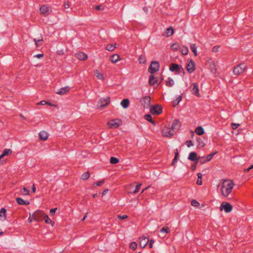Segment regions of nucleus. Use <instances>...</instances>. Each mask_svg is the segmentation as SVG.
Returning <instances> with one entry per match:
<instances>
[{
	"mask_svg": "<svg viewBox=\"0 0 253 253\" xmlns=\"http://www.w3.org/2000/svg\"><path fill=\"white\" fill-rule=\"evenodd\" d=\"M246 67L247 66L245 64L241 63L234 67L233 72L235 75H238L243 73Z\"/></svg>",
	"mask_w": 253,
	"mask_h": 253,
	"instance_id": "nucleus-4",
	"label": "nucleus"
},
{
	"mask_svg": "<svg viewBox=\"0 0 253 253\" xmlns=\"http://www.w3.org/2000/svg\"><path fill=\"white\" fill-rule=\"evenodd\" d=\"M129 104V100L128 99L125 98L122 100L121 102V105H122V107L124 109L127 108Z\"/></svg>",
	"mask_w": 253,
	"mask_h": 253,
	"instance_id": "nucleus-23",
	"label": "nucleus"
},
{
	"mask_svg": "<svg viewBox=\"0 0 253 253\" xmlns=\"http://www.w3.org/2000/svg\"><path fill=\"white\" fill-rule=\"evenodd\" d=\"M141 186V184H137L135 188V189L133 191L131 192V193L132 194H135L138 192L140 189V188Z\"/></svg>",
	"mask_w": 253,
	"mask_h": 253,
	"instance_id": "nucleus-46",
	"label": "nucleus"
},
{
	"mask_svg": "<svg viewBox=\"0 0 253 253\" xmlns=\"http://www.w3.org/2000/svg\"><path fill=\"white\" fill-rule=\"evenodd\" d=\"M39 139L41 140H46L48 136L47 133L45 131H41L39 134Z\"/></svg>",
	"mask_w": 253,
	"mask_h": 253,
	"instance_id": "nucleus-20",
	"label": "nucleus"
},
{
	"mask_svg": "<svg viewBox=\"0 0 253 253\" xmlns=\"http://www.w3.org/2000/svg\"><path fill=\"white\" fill-rule=\"evenodd\" d=\"M219 46H214L212 49V51L214 52H216L218 51Z\"/></svg>",
	"mask_w": 253,
	"mask_h": 253,
	"instance_id": "nucleus-60",
	"label": "nucleus"
},
{
	"mask_svg": "<svg viewBox=\"0 0 253 253\" xmlns=\"http://www.w3.org/2000/svg\"><path fill=\"white\" fill-rule=\"evenodd\" d=\"M170 48L173 51H177L179 48V45L178 43L175 42L171 45Z\"/></svg>",
	"mask_w": 253,
	"mask_h": 253,
	"instance_id": "nucleus-37",
	"label": "nucleus"
},
{
	"mask_svg": "<svg viewBox=\"0 0 253 253\" xmlns=\"http://www.w3.org/2000/svg\"><path fill=\"white\" fill-rule=\"evenodd\" d=\"M195 132L199 135H203L205 133L204 128L200 126L196 128Z\"/></svg>",
	"mask_w": 253,
	"mask_h": 253,
	"instance_id": "nucleus-28",
	"label": "nucleus"
},
{
	"mask_svg": "<svg viewBox=\"0 0 253 253\" xmlns=\"http://www.w3.org/2000/svg\"><path fill=\"white\" fill-rule=\"evenodd\" d=\"M231 126H232V128L233 129H236L239 127V126H240V124L232 123Z\"/></svg>",
	"mask_w": 253,
	"mask_h": 253,
	"instance_id": "nucleus-49",
	"label": "nucleus"
},
{
	"mask_svg": "<svg viewBox=\"0 0 253 253\" xmlns=\"http://www.w3.org/2000/svg\"><path fill=\"white\" fill-rule=\"evenodd\" d=\"M116 44L115 45H113V44H108L107 45L106 47V49L108 50V51H113L115 48L116 47V46H115Z\"/></svg>",
	"mask_w": 253,
	"mask_h": 253,
	"instance_id": "nucleus-39",
	"label": "nucleus"
},
{
	"mask_svg": "<svg viewBox=\"0 0 253 253\" xmlns=\"http://www.w3.org/2000/svg\"><path fill=\"white\" fill-rule=\"evenodd\" d=\"M232 205L226 202H223L220 206V210H224L227 213L230 212L232 211Z\"/></svg>",
	"mask_w": 253,
	"mask_h": 253,
	"instance_id": "nucleus-5",
	"label": "nucleus"
},
{
	"mask_svg": "<svg viewBox=\"0 0 253 253\" xmlns=\"http://www.w3.org/2000/svg\"><path fill=\"white\" fill-rule=\"evenodd\" d=\"M179 121L177 119L174 120L172 123V125H171V129L173 130L175 129H177L178 127V126H179Z\"/></svg>",
	"mask_w": 253,
	"mask_h": 253,
	"instance_id": "nucleus-26",
	"label": "nucleus"
},
{
	"mask_svg": "<svg viewBox=\"0 0 253 253\" xmlns=\"http://www.w3.org/2000/svg\"><path fill=\"white\" fill-rule=\"evenodd\" d=\"M94 73L98 79L103 80L104 79L103 74L100 73L98 70H95Z\"/></svg>",
	"mask_w": 253,
	"mask_h": 253,
	"instance_id": "nucleus-34",
	"label": "nucleus"
},
{
	"mask_svg": "<svg viewBox=\"0 0 253 253\" xmlns=\"http://www.w3.org/2000/svg\"><path fill=\"white\" fill-rule=\"evenodd\" d=\"M57 209V208L51 209L50 210V215H54V214H55Z\"/></svg>",
	"mask_w": 253,
	"mask_h": 253,
	"instance_id": "nucleus-56",
	"label": "nucleus"
},
{
	"mask_svg": "<svg viewBox=\"0 0 253 253\" xmlns=\"http://www.w3.org/2000/svg\"><path fill=\"white\" fill-rule=\"evenodd\" d=\"M158 82L157 80H155L154 76L151 74L149 77V84L152 85H154L155 83H157Z\"/></svg>",
	"mask_w": 253,
	"mask_h": 253,
	"instance_id": "nucleus-33",
	"label": "nucleus"
},
{
	"mask_svg": "<svg viewBox=\"0 0 253 253\" xmlns=\"http://www.w3.org/2000/svg\"><path fill=\"white\" fill-rule=\"evenodd\" d=\"M95 9L96 10H99L103 9V8L102 7V5H97V6L95 7Z\"/></svg>",
	"mask_w": 253,
	"mask_h": 253,
	"instance_id": "nucleus-61",
	"label": "nucleus"
},
{
	"mask_svg": "<svg viewBox=\"0 0 253 253\" xmlns=\"http://www.w3.org/2000/svg\"><path fill=\"white\" fill-rule=\"evenodd\" d=\"M188 159L191 161H196L200 160V157H198L197 154L196 152H191L188 156Z\"/></svg>",
	"mask_w": 253,
	"mask_h": 253,
	"instance_id": "nucleus-15",
	"label": "nucleus"
},
{
	"mask_svg": "<svg viewBox=\"0 0 253 253\" xmlns=\"http://www.w3.org/2000/svg\"><path fill=\"white\" fill-rule=\"evenodd\" d=\"M138 61H139V63L144 64L146 62V59H145V56H144L143 55H141L138 59Z\"/></svg>",
	"mask_w": 253,
	"mask_h": 253,
	"instance_id": "nucleus-45",
	"label": "nucleus"
},
{
	"mask_svg": "<svg viewBox=\"0 0 253 253\" xmlns=\"http://www.w3.org/2000/svg\"><path fill=\"white\" fill-rule=\"evenodd\" d=\"M40 12L42 14L44 15V16H47L49 15V7L46 5H43L40 8Z\"/></svg>",
	"mask_w": 253,
	"mask_h": 253,
	"instance_id": "nucleus-16",
	"label": "nucleus"
},
{
	"mask_svg": "<svg viewBox=\"0 0 253 253\" xmlns=\"http://www.w3.org/2000/svg\"><path fill=\"white\" fill-rule=\"evenodd\" d=\"M174 33V29L172 27L167 28L166 31L162 34V36L166 37H169L172 35Z\"/></svg>",
	"mask_w": 253,
	"mask_h": 253,
	"instance_id": "nucleus-13",
	"label": "nucleus"
},
{
	"mask_svg": "<svg viewBox=\"0 0 253 253\" xmlns=\"http://www.w3.org/2000/svg\"><path fill=\"white\" fill-rule=\"evenodd\" d=\"M178 149H176L174 150V158L172 160V162L171 163V165H172V166L174 165V164L177 162V159H178Z\"/></svg>",
	"mask_w": 253,
	"mask_h": 253,
	"instance_id": "nucleus-30",
	"label": "nucleus"
},
{
	"mask_svg": "<svg viewBox=\"0 0 253 253\" xmlns=\"http://www.w3.org/2000/svg\"><path fill=\"white\" fill-rule=\"evenodd\" d=\"M121 124V121L119 119H114L107 123V125L109 128H116L118 127Z\"/></svg>",
	"mask_w": 253,
	"mask_h": 253,
	"instance_id": "nucleus-6",
	"label": "nucleus"
},
{
	"mask_svg": "<svg viewBox=\"0 0 253 253\" xmlns=\"http://www.w3.org/2000/svg\"><path fill=\"white\" fill-rule=\"evenodd\" d=\"M120 56L119 55L115 54L111 56V60L113 63H116L120 60Z\"/></svg>",
	"mask_w": 253,
	"mask_h": 253,
	"instance_id": "nucleus-29",
	"label": "nucleus"
},
{
	"mask_svg": "<svg viewBox=\"0 0 253 253\" xmlns=\"http://www.w3.org/2000/svg\"><path fill=\"white\" fill-rule=\"evenodd\" d=\"M191 204L192 206H194L195 207H198L200 205L198 201H197L196 200H192Z\"/></svg>",
	"mask_w": 253,
	"mask_h": 253,
	"instance_id": "nucleus-47",
	"label": "nucleus"
},
{
	"mask_svg": "<svg viewBox=\"0 0 253 253\" xmlns=\"http://www.w3.org/2000/svg\"><path fill=\"white\" fill-rule=\"evenodd\" d=\"M234 185V183L232 180L229 179L224 180L221 188L222 195L227 197L231 193Z\"/></svg>",
	"mask_w": 253,
	"mask_h": 253,
	"instance_id": "nucleus-1",
	"label": "nucleus"
},
{
	"mask_svg": "<svg viewBox=\"0 0 253 253\" xmlns=\"http://www.w3.org/2000/svg\"><path fill=\"white\" fill-rule=\"evenodd\" d=\"M199 161H194V163L191 166V169L195 170Z\"/></svg>",
	"mask_w": 253,
	"mask_h": 253,
	"instance_id": "nucleus-53",
	"label": "nucleus"
},
{
	"mask_svg": "<svg viewBox=\"0 0 253 253\" xmlns=\"http://www.w3.org/2000/svg\"><path fill=\"white\" fill-rule=\"evenodd\" d=\"M64 7L65 8H68L70 7V4L68 1L64 2Z\"/></svg>",
	"mask_w": 253,
	"mask_h": 253,
	"instance_id": "nucleus-62",
	"label": "nucleus"
},
{
	"mask_svg": "<svg viewBox=\"0 0 253 253\" xmlns=\"http://www.w3.org/2000/svg\"><path fill=\"white\" fill-rule=\"evenodd\" d=\"M70 89V87L66 86L64 87L61 88L58 91H56V93L59 95H63L66 92L69 91Z\"/></svg>",
	"mask_w": 253,
	"mask_h": 253,
	"instance_id": "nucleus-18",
	"label": "nucleus"
},
{
	"mask_svg": "<svg viewBox=\"0 0 253 253\" xmlns=\"http://www.w3.org/2000/svg\"><path fill=\"white\" fill-rule=\"evenodd\" d=\"M181 99H182V96L181 95L178 96V97L175 100H174L172 101V106L175 107L176 105H177L178 104V103H179V102L181 100Z\"/></svg>",
	"mask_w": 253,
	"mask_h": 253,
	"instance_id": "nucleus-32",
	"label": "nucleus"
},
{
	"mask_svg": "<svg viewBox=\"0 0 253 253\" xmlns=\"http://www.w3.org/2000/svg\"><path fill=\"white\" fill-rule=\"evenodd\" d=\"M174 84L173 80L170 78H169L166 82V85L169 87L172 86Z\"/></svg>",
	"mask_w": 253,
	"mask_h": 253,
	"instance_id": "nucleus-42",
	"label": "nucleus"
},
{
	"mask_svg": "<svg viewBox=\"0 0 253 253\" xmlns=\"http://www.w3.org/2000/svg\"><path fill=\"white\" fill-rule=\"evenodd\" d=\"M89 176L90 173H89V172L87 171L83 173L82 175L81 178L83 180H84L87 179L89 177Z\"/></svg>",
	"mask_w": 253,
	"mask_h": 253,
	"instance_id": "nucleus-43",
	"label": "nucleus"
},
{
	"mask_svg": "<svg viewBox=\"0 0 253 253\" xmlns=\"http://www.w3.org/2000/svg\"><path fill=\"white\" fill-rule=\"evenodd\" d=\"M193 94H195L197 96H200V94L199 92V87L197 83H193V88L192 89Z\"/></svg>",
	"mask_w": 253,
	"mask_h": 253,
	"instance_id": "nucleus-19",
	"label": "nucleus"
},
{
	"mask_svg": "<svg viewBox=\"0 0 253 253\" xmlns=\"http://www.w3.org/2000/svg\"><path fill=\"white\" fill-rule=\"evenodd\" d=\"M110 162L112 164H116L119 162V159L116 157H111L110 159Z\"/></svg>",
	"mask_w": 253,
	"mask_h": 253,
	"instance_id": "nucleus-38",
	"label": "nucleus"
},
{
	"mask_svg": "<svg viewBox=\"0 0 253 253\" xmlns=\"http://www.w3.org/2000/svg\"><path fill=\"white\" fill-rule=\"evenodd\" d=\"M12 153V150L10 149H4L2 153V156H8L9 155H10Z\"/></svg>",
	"mask_w": 253,
	"mask_h": 253,
	"instance_id": "nucleus-40",
	"label": "nucleus"
},
{
	"mask_svg": "<svg viewBox=\"0 0 253 253\" xmlns=\"http://www.w3.org/2000/svg\"><path fill=\"white\" fill-rule=\"evenodd\" d=\"M197 184L199 185H201L202 184V181L201 179H198V180L197 181Z\"/></svg>",
	"mask_w": 253,
	"mask_h": 253,
	"instance_id": "nucleus-63",
	"label": "nucleus"
},
{
	"mask_svg": "<svg viewBox=\"0 0 253 253\" xmlns=\"http://www.w3.org/2000/svg\"><path fill=\"white\" fill-rule=\"evenodd\" d=\"M137 247V244L135 242H133L131 243L129 245V248L133 251H134L136 249Z\"/></svg>",
	"mask_w": 253,
	"mask_h": 253,
	"instance_id": "nucleus-44",
	"label": "nucleus"
},
{
	"mask_svg": "<svg viewBox=\"0 0 253 253\" xmlns=\"http://www.w3.org/2000/svg\"><path fill=\"white\" fill-rule=\"evenodd\" d=\"M149 239L147 237L142 236L139 239V246L141 248H145L149 242Z\"/></svg>",
	"mask_w": 253,
	"mask_h": 253,
	"instance_id": "nucleus-11",
	"label": "nucleus"
},
{
	"mask_svg": "<svg viewBox=\"0 0 253 253\" xmlns=\"http://www.w3.org/2000/svg\"><path fill=\"white\" fill-rule=\"evenodd\" d=\"M186 144L188 147H190L193 145V142L191 140H187Z\"/></svg>",
	"mask_w": 253,
	"mask_h": 253,
	"instance_id": "nucleus-55",
	"label": "nucleus"
},
{
	"mask_svg": "<svg viewBox=\"0 0 253 253\" xmlns=\"http://www.w3.org/2000/svg\"><path fill=\"white\" fill-rule=\"evenodd\" d=\"M141 103L144 108H148L150 106L151 98L149 96H145L141 99Z\"/></svg>",
	"mask_w": 253,
	"mask_h": 253,
	"instance_id": "nucleus-10",
	"label": "nucleus"
},
{
	"mask_svg": "<svg viewBox=\"0 0 253 253\" xmlns=\"http://www.w3.org/2000/svg\"><path fill=\"white\" fill-rule=\"evenodd\" d=\"M16 202L20 205H29L30 202L23 200L22 198L18 197L16 199Z\"/></svg>",
	"mask_w": 253,
	"mask_h": 253,
	"instance_id": "nucleus-21",
	"label": "nucleus"
},
{
	"mask_svg": "<svg viewBox=\"0 0 253 253\" xmlns=\"http://www.w3.org/2000/svg\"><path fill=\"white\" fill-rule=\"evenodd\" d=\"M104 183V180H101L100 181H98L97 183H95L96 186H100ZM95 183L93 184V186H94Z\"/></svg>",
	"mask_w": 253,
	"mask_h": 253,
	"instance_id": "nucleus-50",
	"label": "nucleus"
},
{
	"mask_svg": "<svg viewBox=\"0 0 253 253\" xmlns=\"http://www.w3.org/2000/svg\"><path fill=\"white\" fill-rule=\"evenodd\" d=\"M23 190L24 192V193L23 194L24 195H28L29 194V191L27 188L24 187L23 188Z\"/></svg>",
	"mask_w": 253,
	"mask_h": 253,
	"instance_id": "nucleus-57",
	"label": "nucleus"
},
{
	"mask_svg": "<svg viewBox=\"0 0 253 253\" xmlns=\"http://www.w3.org/2000/svg\"><path fill=\"white\" fill-rule=\"evenodd\" d=\"M195 70V62L191 60L187 66V71L189 73H193Z\"/></svg>",
	"mask_w": 253,
	"mask_h": 253,
	"instance_id": "nucleus-12",
	"label": "nucleus"
},
{
	"mask_svg": "<svg viewBox=\"0 0 253 253\" xmlns=\"http://www.w3.org/2000/svg\"><path fill=\"white\" fill-rule=\"evenodd\" d=\"M36 189L35 184H33L32 188V192L35 193L36 192Z\"/></svg>",
	"mask_w": 253,
	"mask_h": 253,
	"instance_id": "nucleus-64",
	"label": "nucleus"
},
{
	"mask_svg": "<svg viewBox=\"0 0 253 253\" xmlns=\"http://www.w3.org/2000/svg\"><path fill=\"white\" fill-rule=\"evenodd\" d=\"M210 67L211 72H212L213 73H215L216 71V65H215L214 61H211L210 62Z\"/></svg>",
	"mask_w": 253,
	"mask_h": 253,
	"instance_id": "nucleus-31",
	"label": "nucleus"
},
{
	"mask_svg": "<svg viewBox=\"0 0 253 253\" xmlns=\"http://www.w3.org/2000/svg\"><path fill=\"white\" fill-rule=\"evenodd\" d=\"M76 57L80 60H85L87 59V55L83 52H79L76 54Z\"/></svg>",
	"mask_w": 253,
	"mask_h": 253,
	"instance_id": "nucleus-17",
	"label": "nucleus"
},
{
	"mask_svg": "<svg viewBox=\"0 0 253 253\" xmlns=\"http://www.w3.org/2000/svg\"><path fill=\"white\" fill-rule=\"evenodd\" d=\"M118 218L119 219H126L127 218V215H118Z\"/></svg>",
	"mask_w": 253,
	"mask_h": 253,
	"instance_id": "nucleus-51",
	"label": "nucleus"
},
{
	"mask_svg": "<svg viewBox=\"0 0 253 253\" xmlns=\"http://www.w3.org/2000/svg\"><path fill=\"white\" fill-rule=\"evenodd\" d=\"M190 48L192 51L193 52L194 55L196 56L197 55V46L196 44H191L190 46Z\"/></svg>",
	"mask_w": 253,
	"mask_h": 253,
	"instance_id": "nucleus-36",
	"label": "nucleus"
},
{
	"mask_svg": "<svg viewBox=\"0 0 253 253\" xmlns=\"http://www.w3.org/2000/svg\"><path fill=\"white\" fill-rule=\"evenodd\" d=\"M144 118L145 120H146L147 121L151 123L152 124H153L154 126H155L156 124V123L155 121H154L152 118V116L150 114H146L144 116Z\"/></svg>",
	"mask_w": 253,
	"mask_h": 253,
	"instance_id": "nucleus-25",
	"label": "nucleus"
},
{
	"mask_svg": "<svg viewBox=\"0 0 253 253\" xmlns=\"http://www.w3.org/2000/svg\"><path fill=\"white\" fill-rule=\"evenodd\" d=\"M157 71H158V61H153L151 62L148 68V71L151 74H153Z\"/></svg>",
	"mask_w": 253,
	"mask_h": 253,
	"instance_id": "nucleus-7",
	"label": "nucleus"
},
{
	"mask_svg": "<svg viewBox=\"0 0 253 253\" xmlns=\"http://www.w3.org/2000/svg\"><path fill=\"white\" fill-rule=\"evenodd\" d=\"M33 220H34V217L33 216V214L32 215L30 214V216L28 218L29 222L31 223L33 221Z\"/></svg>",
	"mask_w": 253,
	"mask_h": 253,
	"instance_id": "nucleus-59",
	"label": "nucleus"
},
{
	"mask_svg": "<svg viewBox=\"0 0 253 253\" xmlns=\"http://www.w3.org/2000/svg\"><path fill=\"white\" fill-rule=\"evenodd\" d=\"M42 40H43L42 37L41 39H39V40H37L36 39H34V41L35 42L36 45L37 47L39 46L38 42L42 41Z\"/></svg>",
	"mask_w": 253,
	"mask_h": 253,
	"instance_id": "nucleus-54",
	"label": "nucleus"
},
{
	"mask_svg": "<svg viewBox=\"0 0 253 253\" xmlns=\"http://www.w3.org/2000/svg\"><path fill=\"white\" fill-rule=\"evenodd\" d=\"M197 141L198 143V146H197L198 148H200L202 147H204L205 146V144L201 138H200V137L197 138Z\"/></svg>",
	"mask_w": 253,
	"mask_h": 253,
	"instance_id": "nucleus-27",
	"label": "nucleus"
},
{
	"mask_svg": "<svg viewBox=\"0 0 253 253\" xmlns=\"http://www.w3.org/2000/svg\"><path fill=\"white\" fill-rule=\"evenodd\" d=\"M37 104L38 105H45V104L50 105V104L49 103L47 102L45 100H42L41 102H40L39 103H38Z\"/></svg>",
	"mask_w": 253,
	"mask_h": 253,
	"instance_id": "nucleus-52",
	"label": "nucleus"
},
{
	"mask_svg": "<svg viewBox=\"0 0 253 253\" xmlns=\"http://www.w3.org/2000/svg\"><path fill=\"white\" fill-rule=\"evenodd\" d=\"M169 70L172 72H174L176 74H179L181 72L184 71V70L181 66L174 63H171L170 64Z\"/></svg>",
	"mask_w": 253,
	"mask_h": 253,
	"instance_id": "nucleus-3",
	"label": "nucleus"
},
{
	"mask_svg": "<svg viewBox=\"0 0 253 253\" xmlns=\"http://www.w3.org/2000/svg\"><path fill=\"white\" fill-rule=\"evenodd\" d=\"M44 55L43 53H42V54H36L35 55H34V57H36V58H42L43 57Z\"/></svg>",
	"mask_w": 253,
	"mask_h": 253,
	"instance_id": "nucleus-58",
	"label": "nucleus"
},
{
	"mask_svg": "<svg viewBox=\"0 0 253 253\" xmlns=\"http://www.w3.org/2000/svg\"><path fill=\"white\" fill-rule=\"evenodd\" d=\"M45 213L42 211L37 210L33 213V216L35 221H39L43 219Z\"/></svg>",
	"mask_w": 253,
	"mask_h": 253,
	"instance_id": "nucleus-2",
	"label": "nucleus"
},
{
	"mask_svg": "<svg viewBox=\"0 0 253 253\" xmlns=\"http://www.w3.org/2000/svg\"><path fill=\"white\" fill-rule=\"evenodd\" d=\"M43 219H44L45 222L47 224H50L52 226L54 224V222L52 221L48 216L47 214H45V216L44 217Z\"/></svg>",
	"mask_w": 253,
	"mask_h": 253,
	"instance_id": "nucleus-35",
	"label": "nucleus"
},
{
	"mask_svg": "<svg viewBox=\"0 0 253 253\" xmlns=\"http://www.w3.org/2000/svg\"><path fill=\"white\" fill-rule=\"evenodd\" d=\"M110 102V97H107L106 98H101L98 102V105L100 108H103L107 106Z\"/></svg>",
	"mask_w": 253,
	"mask_h": 253,
	"instance_id": "nucleus-9",
	"label": "nucleus"
},
{
	"mask_svg": "<svg viewBox=\"0 0 253 253\" xmlns=\"http://www.w3.org/2000/svg\"><path fill=\"white\" fill-rule=\"evenodd\" d=\"M169 231L170 229L167 226L162 228L160 230H159V233L161 234V236L159 235V237L162 238L165 237L166 234L169 233Z\"/></svg>",
	"mask_w": 253,
	"mask_h": 253,
	"instance_id": "nucleus-14",
	"label": "nucleus"
},
{
	"mask_svg": "<svg viewBox=\"0 0 253 253\" xmlns=\"http://www.w3.org/2000/svg\"><path fill=\"white\" fill-rule=\"evenodd\" d=\"M150 113L153 115H158V104L151 107Z\"/></svg>",
	"mask_w": 253,
	"mask_h": 253,
	"instance_id": "nucleus-24",
	"label": "nucleus"
},
{
	"mask_svg": "<svg viewBox=\"0 0 253 253\" xmlns=\"http://www.w3.org/2000/svg\"><path fill=\"white\" fill-rule=\"evenodd\" d=\"M162 134L163 136L170 137L173 135V133L171 128L165 127L162 129Z\"/></svg>",
	"mask_w": 253,
	"mask_h": 253,
	"instance_id": "nucleus-8",
	"label": "nucleus"
},
{
	"mask_svg": "<svg viewBox=\"0 0 253 253\" xmlns=\"http://www.w3.org/2000/svg\"><path fill=\"white\" fill-rule=\"evenodd\" d=\"M181 53L184 55H186L188 54V49L187 47H186V48H184L183 49H182L181 50Z\"/></svg>",
	"mask_w": 253,
	"mask_h": 253,
	"instance_id": "nucleus-48",
	"label": "nucleus"
},
{
	"mask_svg": "<svg viewBox=\"0 0 253 253\" xmlns=\"http://www.w3.org/2000/svg\"><path fill=\"white\" fill-rule=\"evenodd\" d=\"M217 153V152H215L213 153L210 154L209 155H208L207 157H206V160H205L204 161H200V163L201 164H203L206 162H208L210 161L213 157Z\"/></svg>",
	"mask_w": 253,
	"mask_h": 253,
	"instance_id": "nucleus-22",
	"label": "nucleus"
},
{
	"mask_svg": "<svg viewBox=\"0 0 253 253\" xmlns=\"http://www.w3.org/2000/svg\"><path fill=\"white\" fill-rule=\"evenodd\" d=\"M6 210L5 208H2L1 209V210L0 211V217H2L3 216H4L3 220L6 219Z\"/></svg>",
	"mask_w": 253,
	"mask_h": 253,
	"instance_id": "nucleus-41",
	"label": "nucleus"
}]
</instances>
